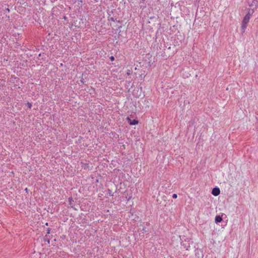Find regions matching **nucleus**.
I'll return each instance as SVG.
<instances>
[{
    "label": "nucleus",
    "mask_w": 258,
    "mask_h": 258,
    "mask_svg": "<svg viewBox=\"0 0 258 258\" xmlns=\"http://www.w3.org/2000/svg\"><path fill=\"white\" fill-rule=\"evenodd\" d=\"M251 12L250 10H249L247 14L244 17L241 24V30L242 33L245 32V29L247 27V24L248 23L249 19L250 18Z\"/></svg>",
    "instance_id": "obj_1"
},
{
    "label": "nucleus",
    "mask_w": 258,
    "mask_h": 258,
    "mask_svg": "<svg viewBox=\"0 0 258 258\" xmlns=\"http://www.w3.org/2000/svg\"><path fill=\"white\" fill-rule=\"evenodd\" d=\"M248 4L251 9L250 10L252 14L254 12V10L256 9L258 6V0H248Z\"/></svg>",
    "instance_id": "obj_2"
},
{
    "label": "nucleus",
    "mask_w": 258,
    "mask_h": 258,
    "mask_svg": "<svg viewBox=\"0 0 258 258\" xmlns=\"http://www.w3.org/2000/svg\"><path fill=\"white\" fill-rule=\"evenodd\" d=\"M220 193V189L218 187H215L212 189V194L215 196H218Z\"/></svg>",
    "instance_id": "obj_3"
},
{
    "label": "nucleus",
    "mask_w": 258,
    "mask_h": 258,
    "mask_svg": "<svg viewBox=\"0 0 258 258\" xmlns=\"http://www.w3.org/2000/svg\"><path fill=\"white\" fill-rule=\"evenodd\" d=\"M127 120H128V123L132 125H135V124H138V121L137 120H136V119L132 120L129 117L127 118Z\"/></svg>",
    "instance_id": "obj_4"
},
{
    "label": "nucleus",
    "mask_w": 258,
    "mask_h": 258,
    "mask_svg": "<svg viewBox=\"0 0 258 258\" xmlns=\"http://www.w3.org/2000/svg\"><path fill=\"white\" fill-rule=\"evenodd\" d=\"M222 221V218L220 216H216L215 217V222L218 223Z\"/></svg>",
    "instance_id": "obj_5"
},
{
    "label": "nucleus",
    "mask_w": 258,
    "mask_h": 258,
    "mask_svg": "<svg viewBox=\"0 0 258 258\" xmlns=\"http://www.w3.org/2000/svg\"><path fill=\"white\" fill-rule=\"evenodd\" d=\"M177 195L176 194H174L172 195V198L174 199H176V198H177Z\"/></svg>",
    "instance_id": "obj_6"
},
{
    "label": "nucleus",
    "mask_w": 258,
    "mask_h": 258,
    "mask_svg": "<svg viewBox=\"0 0 258 258\" xmlns=\"http://www.w3.org/2000/svg\"><path fill=\"white\" fill-rule=\"evenodd\" d=\"M110 59L111 61H113L114 60V57L113 56L110 57Z\"/></svg>",
    "instance_id": "obj_7"
},
{
    "label": "nucleus",
    "mask_w": 258,
    "mask_h": 258,
    "mask_svg": "<svg viewBox=\"0 0 258 258\" xmlns=\"http://www.w3.org/2000/svg\"><path fill=\"white\" fill-rule=\"evenodd\" d=\"M28 107L29 108H31V106H32V105L30 103H28Z\"/></svg>",
    "instance_id": "obj_8"
},
{
    "label": "nucleus",
    "mask_w": 258,
    "mask_h": 258,
    "mask_svg": "<svg viewBox=\"0 0 258 258\" xmlns=\"http://www.w3.org/2000/svg\"><path fill=\"white\" fill-rule=\"evenodd\" d=\"M130 74H131L130 71V70H128V71H127V75H130Z\"/></svg>",
    "instance_id": "obj_9"
},
{
    "label": "nucleus",
    "mask_w": 258,
    "mask_h": 258,
    "mask_svg": "<svg viewBox=\"0 0 258 258\" xmlns=\"http://www.w3.org/2000/svg\"><path fill=\"white\" fill-rule=\"evenodd\" d=\"M69 202H71L72 200V198H69Z\"/></svg>",
    "instance_id": "obj_10"
},
{
    "label": "nucleus",
    "mask_w": 258,
    "mask_h": 258,
    "mask_svg": "<svg viewBox=\"0 0 258 258\" xmlns=\"http://www.w3.org/2000/svg\"><path fill=\"white\" fill-rule=\"evenodd\" d=\"M49 232H50V230L48 229V230H47V234H49Z\"/></svg>",
    "instance_id": "obj_11"
},
{
    "label": "nucleus",
    "mask_w": 258,
    "mask_h": 258,
    "mask_svg": "<svg viewBox=\"0 0 258 258\" xmlns=\"http://www.w3.org/2000/svg\"><path fill=\"white\" fill-rule=\"evenodd\" d=\"M111 20L114 21L113 18H111Z\"/></svg>",
    "instance_id": "obj_12"
}]
</instances>
